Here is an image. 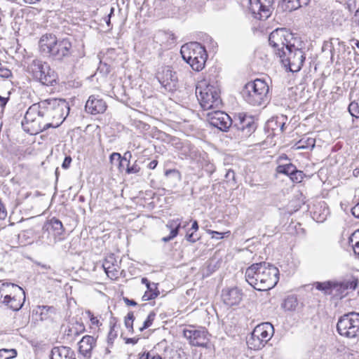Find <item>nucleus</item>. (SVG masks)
<instances>
[{
	"label": "nucleus",
	"instance_id": "nucleus-1",
	"mask_svg": "<svg viewBox=\"0 0 359 359\" xmlns=\"http://www.w3.org/2000/svg\"><path fill=\"white\" fill-rule=\"evenodd\" d=\"M246 281L255 290L266 291L273 288L279 280V270L265 262L255 263L247 268Z\"/></svg>",
	"mask_w": 359,
	"mask_h": 359
},
{
	"label": "nucleus",
	"instance_id": "nucleus-2",
	"mask_svg": "<svg viewBox=\"0 0 359 359\" xmlns=\"http://www.w3.org/2000/svg\"><path fill=\"white\" fill-rule=\"evenodd\" d=\"M43 122L33 133H39L50 128L58 127L69 113V103L63 99H48L41 102Z\"/></svg>",
	"mask_w": 359,
	"mask_h": 359
},
{
	"label": "nucleus",
	"instance_id": "nucleus-3",
	"mask_svg": "<svg viewBox=\"0 0 359 359\" xmlns=\"http://www.w3.org/2000/svg\"><path fill=\"white\" fill-rule=\"evenodd\" d=\"M40 51L55 61H66L73 54L69 39H56L53 36H42L39 41Z\"/></svg>",
	"mask_w": 359,
	"mask_h": 359
},
{
	"label": "nucleus",
	"instance_id": "nucleus-4",
	"mask_svg": "<svg viewBox=\"0 0 359 359\" xmlns=\"http://www.w3.org/2000/svg\"><path fill=\"white\" fill-rule=\"evenodd\" d=\"M269 89V86L264 80L257 79L245 84L241 93L250 104L260 106L266 102Z\"/></svg>",
	"mask_w": 359,
	"mask_h": 359
},
{
	"label": "nucleus",
	"instance_id": "nucleus-5",
	"mask_svg": "<svg viewBox=\"0 0 359 359\" xmlns=\"http://www.w3.org/2000/svg\"><path fill=\"white\" fill-rule=\"evenodd\" d=\"M196 95L203 110L219 108L222 105L217 88L204 81L196 86Z\"/></svg>",
	"mask_w": 359,
	"mask_h": 359
},
{
	"label": "nucleus",
	"instance_id": "nucleus-6",
	"mask_svg": "<svg viewBox=\"0 0 359 359\" xmlns=\"http://www.w3.org/2000/svg\"><path fill=\"white\" fill-rule=\"evenodd\" d=\"M28 72L33 78L44 86H53L56 83L57 75L50 65L39 60H34L28 66Z\"/></svg>",
	"mask_w": 359,
	"mask_h": 359
},
{
	"label": "nucleus",
	"instance_id": "nucleus-7",
	"mask_svg": "<svg viewBox=\"0 0 359 359\" xmlns=\"http://www.w3.org/2000/svg\"><path fill=\"white\" fill-rule=\"evenodd\" d=\"M274 334V327L271 323H262L253 330L247 344L251 349H260L271 339Z\"/></svg>",
	"mask_w": 359,
	"mask_h": 359
},
{
	"label": "nucleus",
	"instance_id": "nucleus-8",
	"mask_svg": "<svg viewBox=\"0 0 359 359\" xmlns=\"http://www.w3.org/2000/svg\"><path fill=\"white\" fill-rule=\"evenodd\" d=\"M293 35L285 28H278L273 30L269 36V43L273 48L275 54L278 57H283L285 50L291 48Z\"/></svg>",
	"mask_w": 359,
	"mask_h": 359
},
{
	"label": "nucleus",
	"instance_id": "nucleus-9",
	"mask_svg": "<svg viewBox=\"0 0 359 359\" xmlns=\"http://www.w3.org/2000/svg\"><path fill=\"white\" fill-rule=\"evenodd\" d=\"M338 333L346 338L359 337V313H348L340 317L337 324Z\"/></svg>",
	"mask_w": 359,
	"mask_h": 359
},
{
	"label": "nucleus",
	"instance_id": "nucleus-10",
	"mask_svg": "<svg viewBox=\"0 0 359 359\" xmlns=\"http://www.w3.org/2000/svg\"><path fill=\"white\" fill-rule=\"evenodd\" d=\"M278 57L284 67L292 72H299L302 69L306 58L304 51L296 48L294 43L291 45V48L285 50L284 56Z\"/></svg>",
	"mask_w": 359,
	"mask_h": 359
},
{
	"label": "nucleus",
	"instance_id": "nucleus-11",
	"mask_svg": "<svg viewBox=\"0 0 359 359\" xmlns=\"http://www.w3.org/2000/svg\"><path fill=\"white\" fill-rule=\"evenodd\" d=\"M232 128L242 133L244 137H248L253 133L257 128V123L252 116L245 113H238L234 116Z\"/></svg>",
	"mask_w": 359,
	"mask_h": 359
},
{
	"label": "nucleus",
	"instance_id": "nucleus-12",
	"mask_svg": "<svg viewBox=\"0 0 359 359\" xmlns=\"http://www.w3.org/2000/svg\"><path fill=\"white\" fill-rule=\"evenodd\" d=\"M249 9L255 18L266 20L273 11V0H249Z\"/></svg>",
	"mask_w": 359,
	"mask_h": 359
},
{
	"label": "nucleus",
	"instance_id": "nucleus-13",
	"mask_svg": "<svg viewBox=\"0 0 359 359\" xmlns=\"http://www.w3.org/2000/svg\"><path fill=\"white\" fill-rule=\"evenodd\" d=\"M209 123L222 131H227L232 126L233 121L225 112L220 110H213L206 114Z\"/></svg>",
	"mask_w": 359,
	"mask_h": 359
},
{
	"label": "nucleus",
	"instance_id": "nucleus-14",
	"mask_svg": "<svg viewBox=\"0 0 359 359\" xmlns=\"http://www.w3.org/2000/svg\"><path fill=\"white\" fill-rule=\"evenodd\" d=\"M156 77L165 90L168 91L176 90L178 79L176 72H173L169 67H163L161 72L157 73Z\"/></svg>",
	"mask_w": 359,
	"mask_h": 359
},
{
	"label": "nucleus",
	"instance_id": "nucleus-15",
	"mask_svg": "<svg viewBox=\"0 0 359 359\" xmlns=\"http://www.w3.org/2000/svg\"><path fill=\"white\" fill-rule=\"evenodd\" d=\"M24 119L25 124H31V127L28 128L27 131L31 134H35L32 132L33 127L37 128L39 126V122H43L41 102L29 107Z\"/></svg>",
	"mask_w": 359,
	"mask_h": 359
},
{
	"label": "nucleus",
	"instance_id": "nucleus-16",
	"mask_svg": "<svg viewBox=\"0 0 359 359\" xmlns=\"http://www.w3.org/2000/svg\"><path fill=\"white\" fill-rule=\"evenodd\" d=\"M180 53L185 62L194 60V58L198 57L200 55L207 54L205 48L198 42H191L183 45L181 47Z\"/></svg>",
	"mask_w": 359,
	"mask_h": 359
},
{
	"label": "nucleus",
	"instance_id": "nucleus-17",
	"mask_svg": "<svg viewBox=\"0 0 359 359\" xmlns=\"http://www.w3.org/2000/svg\"><path fill=\"white\" fill-rule=\"evenodd\" d=\"M183 335L193 346H203L208 341V332L204 328L200 330L185 329Z\"/></svg>",
	"mask_w": 359,
	"mask_h": 359
},
{
	"label": "nucleus",
	"instance_id": "nucleus-18",
	"mask_svg": "<svg viewBox=\"0 0 359 359\" xmlns=\"http://www.w3.org/2000/svg\"><path fill=\"white\" fill-rule=\"evenodd\" d=\"M107 108L106 102L99 96L95 95L90 96L85 106L86 112L93 115L103 114Z\"/></svg>",
	"mask_w": 359,
	"mask_h": 359
},
{
	"label": "nucleus",
	"instance_id": "nucleus-19",
	"mask_svg": "<svg viewBox=\"0 0 359 359\" xmlns=\"http://www.w3.org/2000/svg\"><path fill=\"white\" fill-rule=\"evenodd\" d=\"M222 297L226 305L232 306L241 302L243 293L238 287L226 288L222 290Z\"/></svg>",
	"mask_w": 359,
	"mask_h": 359
},
{
	"label": "nucleus",
	"instance_id": "nucleus-20",
	"mask_svg": "<svg viewBox=\"0 0 359 359\" xmlns=\"http://www.w3.org/2000/svg\"><path fill=\"white\" fill-rule=\"evenodd\" d=\"M358 284V279L352 278L350 280H346L339 282H333L332 283V293L334 292L335 295H341L346 294L347 290H355Z\"/></svg>",
	"mask_w": 359,
	"mask_h": 359
},
{
	"label": "nucleus",
	"instance_id": "nucleus-21",
	"mask_svg": "<svg viewBox=\"0 0 359 359\" xmlns=\"http://www.w3.org/2000/svg\"><path fill=\"white\" fill-rule=\"evenodd\" d=\"M102 267L107 276L111 279L118 278L120 268L114 255H110L105 258Z\"/></svg>",
	"mask_w": 359,
	"mask_h": 359
},
{
	"label": "nucleus",
	"instance_id": "nucleus-22",
	"mask_svg": "<svg viewBox=\"0 0 359 359\" xmlns=\"http://www.w3.org/2000/svg\"><path fill=\"white\" fill-rule=\"evenodd\" d=\"M182 219L177 218L174 219H170L166 224L165 226L170 231L169 236H165L162 238V241L164 243H168L170 241L172 240L175 238L178 233L179 230L182 226Z\"/></svg>",
	"mask_w": 359,
	"mask_h": 359
},
{
	"label": "nucleus",
	"instance_id": "nucleus-23",
	"mask_svg": "<svg viewBox=\"0 0 359 359\" xmlns=\"http://www.w3.org/2000/svg\"><path fill=\"white\" fill-rule=\"evenodd\" d=\"M50 359H75L74 351L67 346L54 347L50 351Z\"/></svg>",
	"mask_w": 359,
	"mask_h": 359
},
{
	"label": "nucleus",
	"instance_id": "nucleus-24",
	"mask_svg": "<svg viewBox=\"0 0 359 359\" xmlns=\"http://www.w3.org/2000/svg\"><path fill=\"white\" fill-rule=\"evenodd\" d=\"M16 290L19 292V296L18 297V295H14L13 297L10 296V298L8 299V302H4V304H6L13 311L20 310L22 308L25 299V292L22 289L18 286Z\"/></svg>",
	"mask_w": 359,
	"mask_h": 359
},
{
	"label": "nucleus",
	"instance_id": "nucleus-25",
	"mask_svg": "<svg viewBox=\"0 0 359 359\" xmlns=\"http://www.w3.org/2000/svg\"><path fill=\"white\" fill-rule=\"evenodd\" d=\"M95 340L93 337L84 336L79 342V352L84 356L88 357L95 345Z\"/></svg>",
	"mask_w": 359,
	"mask_h": 359
},
{
	"label": "nucleus",
	"instance_id": "nucleus-26",
	"mask_svg": "<svg viewBox=\"0 0 359 359\" xmlns=\"http://www.w3.org/2000/svg\"><path fill=\"white\" fill-rule=\"evenodd\" d=\"M45 227L49 233H53L55 237L62 236L65 231L61 221L55 217L50 219L45 225Z\"/></svg>",
	"mask_w": 359,
	"mask_h": 359
},
{
	"label": "nucleus",
	"instance_id": "nucleus-27",
	"mask_svg": "<svg viewBox=\"0 0 359 359\" xmlns=\"http://www.w3.org/2000/svg\"><path fill=\"white\" fill-rule=\"evenodd\" d=\"M18 285L9 283H0V300L4 298V302H8V298L12 294V291L13 290H16Z\"/></svg>",
	"mask_w": 359,
	"mask_h": 359
},
{
	"label": "nucleus",
	"instance_id": "nucleus-28",
	"mask_svg": "<svg viewBox=\"0 0 359 359\" xmlns=\"http://www.w3.org/2000/svg\"><path fill=\"white\" fill-rule=\"evenodd\" d=\"M207 57V54L205 55H200L198 57L194 58V60H193L186 62L189 64L194 70L199 72L204 68Z\"/></svg>",
	"mask_w": 359,
	"mask_h": 359
},
{
	"label": "nucleus",
	"instance_id": "nucleus-29",
	"mask_svg": "<svg viewBox=\"0 0 359 359\" xmlns=\"http://www.w3.org/2000/svg\"><path fill=\"white\" fill-rule=\"evenodd\" d=\"M332 281L316 282L313 285L316 288L325 294H332Z\"/></svg>",
	"mask_w": 359,
	"mask_h": 359
},
{
	"label": "nucleus",
	"instance_id": "nucleus-30",
	"mask_svg": "<svg viewBox=\"0 0 359 359\" xmlns=\"http://www.w3.org/2000/svg\"><path fill=\"white\" fill-rule=\"evenodd\" d=\"M284 2H287V8L290 11H294L299 8L306 6L309 0H283Z\"/></svg>",
	"mask_w": 359,
	"mask_h": 359
},
{
	"label": "nucleus",
	"instance_id": "nucleus-31",
	"mask_svg": "<svg viewBox=\"0 0 359 359\" xmlns=\"http://www.w3.org/2000/svg\"><path fill=\"white\" fill-rule=\"evenodd\" d=\"M348 243L352 246L355 255L359 257V230L351 235Z\"/></svg>",
	"mask_w": 359,
	"mask_h": 359
},
{
	"label": "nucleus",
	"instance_id": "nucleus-32",
	"mask_svg": "<svg viewBox=\"0 0 359 359\" xmlns=\"http://www.w3.org/2000/svg\"><path fill=\"white\" fill-rule=\"evenodd\" d=\"M297 305H298V302H297V297L292 295V296L287 297L285 299L282 306L285 310L294 311L297 308Z\"/></svg>",
	"mask_w": 359,
	"mask_h": 359
},
{
	"label": "nucleus",
	"instance_id": "nucleus-33",
	"mask_svg": "<svg viewBox=\"0 0 359 359\" xmlns=\"http://www.w3.org/2000/svg\"><path fill=\"white\" fill-rule=\"evenodd\" d=\"M295 168L296 166L292 163H290L285 165H278L276 168V172L278 173L284 174L285 175L290 177V175H292Z\"/></svg>",
	"mask_w": 359,
	"mask_h": 359
},
{
	"label": "nucleus",
	"instance_id": "nucleus-34",
	"mask_svg": "<svg viewBox=\"0 0 359 359\" xmlns=\"http://www.w3.org/2000/svg\"><path fill=\"white\" fill-rule=\"evenodd\" d=\"M17 356V351L14 348L0 349V359H13Z\"/></svg>",
	"mask_w": 359,
	"mask_h": 359
},
{
	"label": "nucleus",
	"instance_id": "nucleus-35",
	"mask_svg": "<svg viewBox=\"0 0 359 359\" xmlns=\"http://www.w3.org/2000/svg\"><path fill=\"white\" fill-rule=\"evenodd\" d=\"M141 168L137 160L132 165L130 163H126V172L127 174H138Z\"/></svg>",
	"mask_w": 359,
	"mask_h": 359
},
{
	"label": "nucleus",
	"instance_id": "nucleus-36",
	"mask_svg": "<svg viewBox=\"0 0 359 359\" xmlns=\"http://www.w3.org/2000/svg\"><path fill=\"white\" fill-rule=\"evenodd\" d=\"M165 176L168 180L172 179L174 182L180 180V173L175 169L167 170L165 172Z\"/></svg>",
	"mask_w": 359,
	"mask_h": 359
},
{
	"label": "nucleus",
	"instance_id": "nucleus-37",
	"mask_svg": "<svg viewBox=\"0 0 359 359\" xmlns=\"http://www.w3.org/2000/svg\"><path fill=\"white\" fill-rule=\"evenodd\" d=\"M159 294L160 292L158 290V288L154 290L147 289V290L144 292V295L142 296V300L148 301L154 299L156 297H157Z\"/></svg>",
	"mask_w": 359,
	"mask_h": 359
},
{
	"label": "nucleus",
	"instance_id": "nucleus-38",
	"mask_svg": "<svg viewBox=\"0 0 359 359\" xmlns=\"http://www.w3.org/2000/svg\"><path fill=\"white\" fill-rule=\"evenodd\" d=\"M304 176L303 171L299 170L296 168L290 178L293 182L299 183L303 180Z\"/></svg>",
	"mask_w": 359,
	"mask_h": 359
},
{
	"label": "nucleus",
	"instance_id": "nucleus-39",
	"mask_svg": "<svg viewBox=\"0 0 359 359\" xmlns=\"http://www.w3.org/2000/svg\"><path fill=\"white\" fill-rule=\"evenodd\" d=\"M285 117L282 116L280 118L277 117L276 119H272L269 122V126L271 127L272 130H275V128H273V123H278V127L280 128V131L283 132L284 131V127L285 125V123L284 121Z\"/></svg>",
	"mask_w": 359,
	"mask_h": 359
},
{
	"label": "nucleus",
	"instance_id": "nucleus-40",
	"mask_svg": "<svg viewBox=\"0 0 359 359\" xmlns=\"http://www.w3.org/2000/svg\"><path fill=\"white\" fill-rule=\"evenodd\" d=\"M348 109L352 116L359 117V105L358 102L355 101L351 102L348 105Z\"/></svg>",
	"mask_w": 359,
	"mask_h": 359
},
{
	"label": "nucleus",
	"instance_id": "nucleus-41",
	"mask_svg": "<svg viewBox=\"0 0 359 359\" xmlns=\"http://www.w3.org/2000/svg\"><path fill=\"white\" fill-rule=\"evenodd\" d=\"M155 316L156 313L154 311L151 312L148 315L147 319L144 320L143 326L140 328V330L143 331L144 330L150 327L152 325L153 321L154 320Z\"/></svg>",
	"mask_w": 359,
	"mask_h": 359
},
{
	"label": "nucleus",
	"instance_id": "nucleus-42",
	"mask_svg": "<svg viewBox=\"0 0 359 359\" xmlns=\"http://www.w3.org/2000/svg\"><path fill=\"white\" fill-rule=\"evenodd\" d=\"M315 140L313 138H307L306 141V144H304V140H301L299 143L302 144L299 147L301 148H303V149H308L309 147L311 148H313L314 146H315Z\"/></svg>",
	"mask_w": 359,
	"mask_h": 359
},
{
	"label": "nucleus",
	"instance_id": "nucleus-43",
	"mask_svg": "<svg viewBox=\"0 0 359 359\" xmlns=\"http://www.w3.org/2000/svg\"><path fill=\"white\" fill-rule=\"evenodd\" d=\"M114 327H115L114 325L111 327L109 332L108 334L107 342L109 344H112L114 340L117 337V332H116V331L114 330Z\"/></svg>",
	"mask_w": 359,
	"mask_h": 359
},
{
	"label": "nucleus",
	"instance_id": "nucleus-44",
	"mask_svg": "<svg viewBox=\"0 0 359 359\" xmlns=\"http://www.w3.org/2000/svg\"><path fill=\"white\" fill-rule=\"evenodd\" d=\"M12 73L10 69L3 67L1 63L0 62V76L2 78H9L11 76Z\"/></svg>",
	"mask_w": 359,
	"mask_h": 359
},
{
	"label": "nucleus",
	"instance_id": "nucleus-45",
	"mask_svg": "<svg viewBox=\"0 0 359 359\" xmlns=\"http://www.w3.org/2000/svg\"><path fill=\"white\" fill-rule=\"evenodd\" d=\"M142 283L145 284L147 289H157V284L155 283H151L147 278H142Z\"/></svg>",
	"mask_w": 359,
	"mask_h": 359
},
{
	"label": "nucleus",
	"instance_id": "nucleus-46",
	"mask_svg": "<svg viewBox=\"0 0 359 359\" xmlns=\"http://www.w3.org/2000/svg\"><path fill=\"white\" fill-rule=\"evenodd\" d=\"M7 217V211L4 204L0 199V219H4Z\"/></svg>",
	"mask_w": 359,
	"mask_h": 359
},
{
	"label": "nucleus",
	"instance_id": "nucleus-47",
	"mask_svg": "<svg viewBox=\"0 0 359 359\" xmlns=\"http://www.w3.org/2000/svg\"><path fill=\"white\" fill-rule=\"evenodd\" d=\"M185 238L187 241L191 243H195L199 239V237L195 236L194 233H189V232L187 233Z\"/></svg>",
	"mask_w": 359,
	"mask_h": 359
},
{
	"label": "nucleus",
	"instance_id": "nucleus-48",
	"mask_svg": "<svg viewBox=\"0 0 359 359\" xmlns=\"http://www.w3.org/2000/svg\"><path fill=\"white\" fill-rule=\"evenodd\" d=\"M98 70L104 74H107L110 72L109 67L107 64H101L98 67Z\"/></svg>",
	"mask_w": 359,
	"mask_h": 359
},
{
	"label": "nucleus",
	"instance_id": "nucleus-49",
	"mask_svg": "<svg viewBox=\"0 0 359 359\" xmlns=\"http://www.w3.org/2000/svg\"><path fill=\"white\" fill-rule=\"evenodd\" d=\"M72 158L70 156H67L65 158L64 161H63V163L62 164V168L64 169H67L69 168L70 166V164L72 163Z\"/></svg>",
	"mask_w": 359,
	"mask_h": 359
},
{
	"label": "nucleus",
	"instance_id": "nucleus-50",
	"mask_svg": "<svg viewBox=\"0 0 359 359\" xmlns=\"http://www.w3.org/2000/svg\"><path fill=\"white\" fill-rule=\"evenodd\" d=\"M67 334L69 336H78L79 334L78 327H76L75 325H72V326L69 327Z\"/></svg>",
	"mask_w": 359,
	"mask_h": 359
},
{
	"label": "nucleus",
	"instance_id": "nucleus-51",
	"mask_svg": "<svg viewBox=\"0 0 359 359\" xmlns=\"http://www.w3.org/2000/svg\"><path fill=\"white\" fill-rule=\"evenodd\" d=\"M208 233L210 235H212V238H223V234L222 233H220V232H218V231H212V230H208Z\"/></svg>",
	"mask_w": 359,
	"mask_h": 359
},
{
	"label": "nucleus",
	"instance_id": "nucleus-52",
	"mask_svg": "<svg viewBox=\"0 0 359 359\" xmlns=\"http://www.w3.org/2000/svg\"><path fill=\"white\" fill-rule=\"evenodd\" d=\"M132 158V154L130 151H126L123 156H121V159L124 160V161L128 163H130V159Z\"/></svg>",
	"mask_w": 359,
	"mask_h": 359
},
{
	"label": "nucleus",
	"instance_id": "nucleus-53",
	"mask_svg": "<svg viewBox=\"0 0 359 359\" xmlns=\"http://www.w3.org/2000/svg\"><path fill=\"white\" fill-rule=\"evenodd\" d=\"M351 212L355 217L359 218V203L351 209Z\"/></svg>",
	"mask_w": 359,
	"mask_h": 359
},
{
	"label": "nucleus",
	"instance_id": "nucleus-54",
	"mask_svg": "<svg viewBox=\"0 0 359 359\" xmlns=\"http://www.w3.org/2000/svg\"><path fill=\"white\" fill-rule=\"evenodd\" d=\"M123 302L126 303L128 306H136L137 304V302L133 299H130L127 297H123Z\"/></svg>",
	"mask_w": 359,
	"mask_h": 359
},
{
	"label": "nucleus",
	"instance_id": "nucleus-55",
	"mask_svg": "<svg viewBox=\"0 0 359 359\" xmlns=\"http://www.w3.org/2000/svg\"><path fill=\"white\" fill-rule=\"evenodd\" d=\"M125 325L127 329H128V330L130 332H133V321H128L127 319L125 318Z\"/></svg>",
	"mask_w": 359,
	"mask_h": 359
},
{
	"label": "nucleus",
	"instance_id": "nucleus-56",
	"mask_svg": "<svg viewBox=\"0 0 359 359\" xmlns=\"http://www.w3.org/2000/svg\"><path fill=\"white\" fill-rule=\"evenodd\" d=\"M114 10H115V9H114V7H111V8H110V13H109L108 14V15H107V20H106V23H107V26H108V27H109V26H110V25H111V21H110V20H111V18L112 15L114 14Z\"/></svg>",
	"mask_w": 359,
	"mask_h": 359
},
{
	"label": "nucleus",
	"instance_id": "nucleus-57",
	"mask_svg": "<svg viewBox=\"0 0 359 359\" xmlns=\"http://www.w3.org/2000/svg\"><path fill=\"white\" fill-rule=\"evenodd\" d=\"M225 177H226V180H231V179L234 180V178H235V172H234L233 170H229L226 172V175H225Z\"/></svg>",
	"mask_w": 359,
	"mask_h": 359
},
{
	"label": "nucleus",
	"instance_id": "nucleus-58",
	"mask_svg": "<svg viewBox=\"0 0 359 359\" xmlns=\"http://www.w3.org/2000/svg\"><path fill=\"white\" fill-rule=\"evenodd\" d=\"M115 158H116L117 160L121 159V154L117 152L112 153L109 156L110 162L112 163Z\"/></svg>",
	"mask_w": 359,
	"mask_h": 359
},
{
	"label": "nucleus",
	"instance_id": "nucleus-59",
	"mask_svg": "<svg viewBox=\"0 0 359 359\" xmlns=\"http://www.w3.org/2000/svg\"><path fill=\"white\" fill-rule=\"evenodd\" d=\"M9 100V97H2L0 95V102H1V107H5V106L6 105L8 101Z\"/></svg>",
	"mask_w": 359,
	"mask_h": 359
},
{
	"label": "nucleus",
	"instance_id": "nucleus-60",
	"mask_svg": "<svg viewBox=\"0 0 359 359\" xmlns=\"http://www.w3.org/2000/svg\"><path fill=\"white\" fill-rule=\"evenodd\" d=\"M158 165V161L156 160L151 161L147 165L149 169L153 170Z\"/></svg>",
	"mask_w": 359,
	"mask_h": 359
},
{
	"label": "nucleus",
	"instance_id": "nucleus-61",
	"mask_svg": "<svg viewBox=\"0 0 359 359\" xmlns=\"http://www.w3.org/2000/svg\"><path fill=\"white\" fill-rule=\"evenodd\" d=\"M75 326L76 327H78V331H79V334L81 332H83L85 330V327H84V326H83V325L82 323H76L75 324Z\"/></svg>",
	"mask_w": 359,
	"mask_h": 359
},
{
	"label": "nucleus",
	"instance_id": "nucleus-62",
	"mask_svg": "<svg viewBox=\"0 0 359 359\" xmlns=\"http://www.w3.org/2000/svg\"><path fill=\"white\" fill-rule=\"evenodd\" d=\"M128 320V321H134L135 317L133 315V312L130 311L127 314V316L125 318Z\"/></svg>",
	"mask_w": 359,
	"mask_h": 359
},
{
	"label": "nucleus",
	"instance_id": "nucleus-63",
	"mask_svg": "<svg viewBox=\"0 0 359 359\" xmlns=\"http://www.w3.org/2000/svg\"><path fill=\"white\" fill-rule=\"evenodd\" d=\"M139 355H140L139 359H149V353L143 352V353H140Z\"/></svg>",
	"mask_w": 359,
	"mask_h": 359
},
{
	"label": "nucleus",
	"instance_id": "nucleus-64",
	"mask_svg": "<svg viewBox=\"0 0 359 359\" xmlns=\"http://www.w3.org/2000/svg\"><path fill=\"white\" fill-rule=\"evenodd\" d=\"M354 16H355V22L359 26V8L356 10Z\"/></svg>",
	"mask_w": 359,
	"mask_h": 359
}]
</instances>
